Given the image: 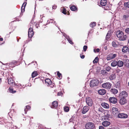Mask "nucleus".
Wrapping results in <instances>:
<instances>
[{
    "label": "nucleus",
    "instance_id": "obj_1",
    "mask_svg": "<svg viewBox=\"0 0 129 129\" xmlns=\"http://www.w3.org/2000/svg\"><path fill=\"white\" fill-rule=\"evenodd\" d=\"M85 126L86 129H93L95 125L93 123L89 122L86 124Z\"/></svg>",
    "mask_w": 129,
    "mask_h": 129
},
{
    "label": "nucleus",
    "instance_id": "obj_2",
    "mask_svg": "<svg viewBox=\"0 0 129 129\" xmlns=\"http://www.w3.org/2000/svg\"><path fill=\"white\" fill-rule=\"evenodd\" d=\"M99 83L98 80L97 79H93L90 82V86L92 87L94 86H96L98 85Z\"/></svg>",
    "mask_w": 129,
    "mask_h": 129
},
{
    "label": "nucleus",
    "instance_id": "obj_3",
    "mask_svg": "<svg viewBox=\"0 0 129 129\" xmlns=\"http://www.w3.org/2000/svg\"><path fill=\"white\" fill-rule=\"evenodd\" d=\"M123 15L122 19L124 20L127 21L129 19V11H126Z\"/></svg>",
    "mask_w": 129,
    "mask_h": 129
},
{
    "label": "nucleus",
    "instance_id": "obj_4",
    "mask_svg": "<svg viewBox=\"0 0 129 129\" xmlns=\"http://www.w3.org/2000/svg\"><path fill=\"white\" fill-rule=\"evenodd\" d=\"M86 102L87 105L91 107L92 105V101L91 99L89 97L86 98Z\"/></svg>",
    "mask_w": 129,
    "mask_h": 129
},
{
    "label": "nucleus",
    "instance_id": "obj_5",
    "mask_svg": "<svg viewBox=\"0 0 129 129\" xmlns=\"http://www.w3.org/2000/svg\"><path fill=\"white\" fill-rule=\"evenodd\" d=\"M116 56L117 54L110 53L107 56L106 59L107 60H109L114 58Z\"/></svg>",
    "mask_w": 129,
    "mask_h": 129
},
{
    "label": "nucleus",
    "instance_id": "obj_6",
    "mask_svg": "<svg viewBox=\"0 0 129 129\" xmlns=\"http://www.w3.org/2000/svg\"><path fill=\"white\" fill-rule=\"evenodd\" d=\"M112 84L109 82H106L102 84V87L104 88L110 89L111 88Z\"/></svg>",
    "mask_w": 129,
    "mask_h": 129
},
{
    "label": "nucleus",
    "instance_id": "obj_7",
    "mask_svg": "<svg viewBox=\"0 0 129 129\" xmlns=\"http://www.w3.org/2000/svg\"><path fill=\"white\" fill-rule=\"evenodd\" d=\"M112 114L114 115H116L118 114L119 112L118 109L114 107L112 108Z\"/></svg>",
    "mask_w": 129,
    "mask_h": 129
},
{
    "label": "nucleus",
    "instance_id": "obj_8",
    "mask_svg": "<svg viewBox=\"0 0 129 129\" xmlns=\"http://www.w3.org/2000/svg\"><path fill=\"white\" fill-rule=\"evenodd\" d=\"M127 96L126 92L125 91H123L119 94V96L120 98H125Z\"/></svg>",
    "mask_w": 129,
    "mask_h": 129
},
{
    "label": "nucleus",
    "instance_id": "obj_9",
    "mask_svg": "<svg viewBox=\"0 0 129 129\" xmlns=\"http://www.w3.org/2000/svg\"><path fill=\"white\" fill-rule=\"evenodd\" d=\"M34 32L32 28L30 27L29 28L28 33V36L29 38H31L33 36Z\"/></svg>",
    "mask_w": 129,
    "mask_h": 129
},
{
    "label": "nucleus",
    "instance_id": "obj_10",
    "mask_svg": "<svg viewBox=\"0 0 129 129\" xmlns=\"http://www.w3.org/2000/svg\"><path fill=\"white\" fill-rule=\"evenodd\" d=\"M110 102L113 104H116L117 102V99L114 97H111L109 98V99Z\"/></svg>",
    "mask_w": 129,
    "mask_h": 129
},
{
    "label": "nucleus",
    "instance_id": "obj_11",
    "mask_svg": "<svg viewBox=\"0 0 129 129\" xmlns=\"http://www.w3.org/2000/svg\"><path fill=\"white\" fill-rule=\"evenodd\" d=\"M127 117V115L125 113H120L118 114V117L120 118H126Z\"/></svg>",
    "mask_w": 129,
    "mask_h": 129
},
{
    "label": "nucleus",
    "instance_id": "obj_12",
    "mask_svg": "<svg viewBox=\"0 0 129 129\" xmlns=\"http://www.w3.org/2000/svg\"><path fill=\"white\" fill-rule=\"evenodd\" d=\"M123 33L122 31L120 30L116 32L117 36L119 38V40L122 37V36H123Z\"/></svg>",
    "mask_w": 129,
    "mask_h": 129
},
{
    "label": "nucleus",
    "instance_id": "obj_13",
    "mask_svg": "<svg viewBox=\"0 0 129 129\" xmlns=\"http://www.w3.org/2000/svg\"><path fill=\"white\" fill-rule=\"evenodd\" d=\"M89 107L87 106H85L83 107L82 111V113L83 114L86 113L89 110Z\"/></svg>",
    "mask_w": 129,
    "mask_h": 129
},
{
    "label": "nucleus",
    "instance_id": "obj_14",
    "mask_svg": "<svg viewBox=\"0 0 129 129\" xmlns=\"http://www.w3.org/2000/svg\"><path fill=\"white\" fill-rule=\"evenodd\" d=\"M119 101V103L121 105H123L125 104L127 102V101L125 98H120Z\"/></svg>",
    "mask_w": 129,
    "mask_h": 129
},
{
    "label": "nucleus",
    "instance_id": "obj_15",
    "mask_svg": "<svg viewBox=\"0 0 129 129\" xmlns=\"http://www.w3.org/2000/svg\"><path fill=\"white\" fill-rule=\"evenodd\" d=\"M63 35L65 37V38L67 39L69 42L71 44H72L73 43L72 42V40H71V38H69V36L67 35L66 34H64Z\"/></svg>",
    "mask_w": 129,
    "mask_h": 129
},
{
    "label": "nucleus",
    "instance_id": "obj_16",
    "mask_svg": "<svg viewBox=\"0 0 129 129\" xmlns=\"http://www.w3.org/2000/svg\"><path fill=\"white\" fill-rule=\"evenodd\" d=\"M16 113L14 109L11 110V111L9 113L8 115L10 118L11 116L14 115Z\"/></svg>",
    "mask_w": 129,
    "mask_h": 129
},
{
    "label": "nucleus",
    "instance_id": "obj_17",
    "mask_svg": "<svg viewBox=\"0 0 129 129\" xmlns=\"http://www.w3.org/2000/svg\"><path fill=\"white\" fill-rule=\"evenodd\" d=\"M101 105L103 107L106 109H108L109 107V105L104 102L102 103Z\"/></svg>",
    "mask_w": 129,
    "mask_h": 129
},
{
    "label": "nucleus",
    "instance_id": "obj_18",
    "mask_svg": "<svg viewBox=\"0 0 129 129\" xmlns=\"http://www.w3.org/2000/svg\"><path fill=\"white\" fill-rule=\"evenodd\" d=\"M110 123V122L109 121H105L102 123V125L105 127H107Z\"/></svg>",
    "mask_w": 129,
    "mask_h": 129
},
{
    "label": "nucleus",
    "instance_id": "obj_19",
    "mask_svg": "<svg viewBox=\"0 0 129 129\" xmlns=\"http://www.w3.org/2000/svg\"><path fill=\"white\" fill-rule=\"evenodd\" d=\"M58 105V103L57 101H54L52 103L51 108H55L57 107Z\"/></svg>",
    "mask_w": 129,
    "mask_h": 129
},
{
    "label": "nucleus",
    "instance_id": "obj_20",
    "mask_svg": "<svg viewBox=\"0 0 129 129\" xmlns=\"http://www.w3.org/2000/svg\"><path fill=\"white\" fill-rule=\"evenodd\" d=\"M107 4L106 0H101L100 2V5L99 6H105Z\"/></svg>",
    "mask_w": 129,
    "mask_h": 129
},
{
    "label": "nucleus",
    "instance_id": "obj_21",
    "mask_svg": "<svg viewBox=\"0 0 129 129\" xmlns=\"http://www.w3.org/2000/svg\"><path fill=\"white\" fill-rule=\"evenodd\" d=\"M45 83L47 86L51 85L52 83L51 80L49 78L46 79L45 81Z\"/></svg>",
    "mask_w": 129,
    "mask_h": 129
},
{
    "label": "nucleus",
    "instance_id": "obj_22",
    "mask_svg": "<svg viewBox=\"0 0 129 129\" xmlns=\"http://www.w3.org/2000/svg\"><path fill=\"white\" fill-rule=\"evenodd\" d=\"M98 93L101 95H104L106 93V90L104 89H101L98 91Z\"/></svg>",
    "mask_w": 129,
    "mask_h": 129
},
{
    "label": "nucleus",
    "instance_id": "obj_23",
    "mask_svg": "<svg viewBox=\"0 0 129 129\" xmlns=\"http://www.w3.org/2000/svg\"><path fill=\"white\" fill-rule=\"evenodd\" d=\"M8 84L11 85H13L14 84V81L12 78H10L8 80Z\"/></svg>",
    "mask_w": 129,
    "mask_h": 129
},
{
    "label": "nucleus",
    "instance_id": "obj_24",
    "mask_svg": "<svg viewBox=\"0 0 129 129\" xmlns=\"http://www.w3.org/2000/svg\"><path fill=\"white\" fill-rule=\"evenodd\" d=\"M16 61H13V62H10L9 63H7L6 64L9 66L11 67H14L16 65Z\"/></svg>",
    "mask_w": 129,
    "mask_h": 129
},
{
    "label": "nucleus",
    "instance_id": "obj_25",
    "mask_svg": "<svg viewBox=\"0 0 129 129\" xmlns=\"http://www.w3.org/2000/svg\"><path fill=\"white\" fill-rule=\"evenodd\" d=\"M128 47L125 46H123L122 49V52L124 53H126L129 50Z\"/></svg>",
    "mask_w": 129,
    "mask_h": 129
},
{
    "label": "nucleus",
    "instance_id": "obj_26",
    "mask_svg": "<svg viewBox=\"0 0 129 129\" xmlns=\"http://www.w3.org/2000/svg\"><path fill=\"white\" fill-rule=\"evenodd\" d=\"M117 66L119 67H121L123 65V62L121 60H119L117 61Z\"/></svg>",
    "mask_w": 129,
    "mask_h": 129
},
{
    "label": "nucleus",
    "instance_id": "obj_27",
    "mask_svg": "<svg viewBox=\"0 0 129 129\" xmlns=\"http://www.w3.org/2000/svg\"><path fill=\"white\" fill-rule=\"evenodd\" d=\"M117 61L116 60H114L112 61L111 66L113 67H115L117 65Z\"/></svg>",
    "mask_w": 129,
    "mask_h": 129
},
{
    "label": "nucleus",
    "instance_id": "obj_28",
    "mask_svg": "<svg viewBox=\"0 0 129 129\" xmlns=\"http://www.w3.org/2000/svg\"><path fill=\"white\" fill-rule=\"evenodd\" d=\"M26 3L24 2L21 8V12H23L25 11V8L26 5Z\"/></svg>",
    "mask_w": 129,
    "mask_h": 129
},
{
    "label": "nucleus",
    "instance_id": "obj_29",
    "mask_svg": "<svg viewBox=\"0 0 129 129\" xmlns=\"http://www.w3.org/2000/svg\"><path fill=\"white\" fill-rule=\"evenodd\" d=\"M127 37V36L126 35H124L123 34V36L120 38L119 40L120 41H123L126 40Z\"/></svg>",
    "mask_w": 129,
    "mask_h": 129
},
{
    "label": "nucleus",
    "instance_id": "obj_30",
    "mask_svg": "<svg viewBox=\"0 0 129 129\" xmlns=\"http://www.w3.org/2000/svg\"><path fill=\"white\" fill-rule=\"evenodd\" d=\"M14 85L16 86H18V88L20 89L22 88H24V85L22 86V85L20 84H16L15 83H14Z\"/></svg>",
    "mask_w": 129,
    "mask_h": 129
},
{
    "label": "nucleus",
    "instance_id": "obj_31",
    "mask_svg": "<svg viewBox=\"0 0 129 129\" xmlns=\"http://www.w3.org/2000/svg\"><path fill=\"white\" fill-rule=\"evenodd\" d=\"M110 91L112 93L114 94L117 93L118 92L117 90L115 88H112Z\"/></svg>",
    "mask_w": 129,
    "mask_h": 129
},
{
    "label": "nucleus",
    "instance_id": "obj_32",
    "mask_svg": "<svg viewBox=\"0 0 129 129\" xmlns=\"http://www.w3.org/2000/svg\"><path fill=\"white\" fill-rule=\"evenodd\" d=\"M71 10L72 11H75L77 10V7L75 5H72L70 7Z\"/></svg>",
    "mask_w": 129,
    "mask_h": 129
},
{
    "label": "nucleus",
    "instance_id": "obj_33",
    "mask_svg": "<svg viewBox=\"0 0 129 129\" xmlns=\"http://www.w3.org/2000/svg\"><path fill=\"white\" fill-rule=\"evenodd\" d=\"M57 75L58 76L57 78L59 79H61L62 77L61 74L59 71H57Z\"/></svg>",
    "mask_w": 129,
    "mask_h": 129
},
{
    "label": "nucleus",
    "instance_id": "obj_34",
    "mask_svg": "<svg viewBox=\"0 0 129 129\" xmlns=\"http://www.w3.org/2000/svg\"><path fill=\"white\" fill-rule=\"evenodd\" d=\"M124 65L126 67H129V60L128 59L126 60Z\"/></svg>",
    "mask_w": 129,
    "mask_h": 129
},
{
    "label": "nucleus",
    "instance_id": "obj_35",
    "mask_svg": "<svg viewBox=\"0 0 129 129\" xmlns=\"http://www.w3.org/2000/svg\"><path fill=\"white\" fill-rule=\"evenodd\" d=\"M38 75V73L36 71L34 72L32 74V77L33 78H34Z\"/></svg>",
    "mask_w": 129,
    "mask_h": 129
},
{
    "label": "nucleus",
    "instance_id": "obj_36",
    "mask_svg": "<svg viewBox=\"0 0 129 129\" xmlns=\"http://www.w3.org/2000/svg\"><path fill=\"white\" fill-rule=\"evenodd\" d=\"M61 10L62 11V13L64 14H66V10L64 7H62L61 8Z\"/></svg>",
    "mask_w": 129,
    "mask_h": 129
},
{
    "label": "nucleus",
    "instance_id": "obj_37",
    "mask_svg": "<svg viewBox=\"0 0 129 129\" xmlns=\"http://www.w3.org/2000/svg\"><path fill=\"white\" fill-rule=\"evenodd\" d=\"M96 22H91L90 25V27H91L92 28H93L96 25Z\"/></svg>",
    "mask_w": 129,
    "mask_h": 129
},
{
    "label": "nucleus",
    "instance_id": "obj_38",
    "mask_svg": "<svg viewBox=\"0 0 129 129\" xmlns=\"http://www.w3.org/2000/svg\"><path fill=\"white\" fill-rule=\"evenodd\" d=\"M64 110L65 112H67L69 111V108L68 107L65 106L64 107Z\"/></svg>",
    "mask_w": 129,
    "mask_h": 129
},
{
    "label": "nucleus",
    "instance_id": "obj_39",
    "mask_svg": "<svg viewBox=\"0 0 129 129\" xmlns=\"http://www.w3.org/2000/svg\"><path fill=\"white\" fill-rule=\"evenodd\" d=\"M124 6L125 7L129 8V1L125 3L124 4Z\"/></svg>",
    "mask_w": 129,
    "mask_h": 129
},
{
    "label": "nucleus",
    "instance_id": "obj_40",
    "mask_svg": "<svg viewBox=\"0 0 129 129\" xmlns=\"http://www.w3.org/2000/svg\"><path fill=\"white\" fill-rule=\"evenodd\" d=\"M9 91L10 92L12 93H14L16 92V91L15 90L14 91L13 88H9Z\"/></svg>",
    "mask_w": 129,
    "mask_h": 129
},
{
    "label": "nucleus",
    "instance_id": "obj_41",
    "mask_svg": "<svg viewBox=\"0 0 129 129\" xmlns=\"http://www.w3.org/2000/svg\"><path fill=\"white\" fill-rule=\"evenodd\" d=\"M30 108V107L29 106H26V108L24 109L25 113L26 114L27 112V109L28 110Z\"/></svg>",
    "mask_w": 129,
    "mask_h": 129
},
{
    "label": "nucleus",
    "instance_id": "obj_42",
    "mask_svg": "<svg viewBox=\"0 0 129 129\" xmlns=\"http://www.w3.org/2000/svg\"><path fill=\"white\" fill-rule=\"evenodd\" d=\"M47 22L48 23H53L54 24L55 23V21H54V20L52 19H50V21L48 20L47 21Z\"/></svg>",
    "mask_w": 129,
    "mask_h": 129
},
{
    "label": "nucleus",
    "instance_id": "obj_43",
    "mask_svg": "<svg viewBox=\"0 0 129 129\" xmlns=\"http://www.w3.org/2000/svg\"><path fill=\"white\" fill-rule=\"evenodd\" d=\"M98 57H96L95 58V59L93 61V63H96L98 61Z\"/></svg>",
    "mask_w": 129,
    "mask_h": 129
},
{
    "label": "nucleus",
    "instance_id": "obj_44",
    "mask_svg": "<svg viewBox=\"0 0 129 129\" xmlns=\"http://www.w3.org/2000/svg\"><path fill=\"white\" fill-rule=\"evenodd\" d=\"M112 46L114 47H116L117 46V45L116 44L115 42L114 41L112 42Z\"/></svg>",
    "mask_w": 129,
    "mask_h": 129
},
{
    "label": "nucleus",
    "instance_id": "obj_45",
    "mask_svg": "<svg viewBox=\"0 0 129 129\" xmlns=\"http://www.w3.org/2000/svg\"><path fill=\"white\" fill-rule=\"evenodd\" d=\"M109 78L110 80H112L115 78V77L113 75H112L110 76Z\"/></svg>",
    "mask_w": 129,
    "mask_h": 129
},
{
    "label": "nucleus",
    "instance_id": "obj_46",
    "mask_svg": "<svg viewBox=\"0 0 129 129\" xmlns=\"http://www.w3.org/2000/svg\"><path fill=\"white\" fill-rule=\"evenodd\" d=\"M93 51L94 53H98L100 51V49L99 48H97L96 50L95 49H93Z\"/></svg>",
    "mask_w": 129,
    "mask_h": 129
},
{
    "label": "nucleus",
    "instance_id": "obj_47",
    "mask_svg": "<svg viewBox=\"0 0 129 129\" xmlns=\"http://www.w3.org/2000/svg\"><path fill=\"white\" fill-rule=\"evenodd\" d=\"M111 69V67H110L108 66L106 68V70L107 71L109 72Z\"/></svg>",
    "mask_w": 129,
    "mask_h": 129
},
{
    "label": "nucleus",
    "instance_id": "obj_48",
    "mask_svg": "<svg viewBox=\"0 0 129 129\" xmlns=\"http://www.w3.org/2000/svg\"><path fill=\"white\" fill-rule=\"evenodd\" d=\"M109 34V32H108L106 36V38L107 39H107H108L110 38V34Z\"/></svg>",
    "mask_w": 129,
    "mask_h": 129
},
{
    "label": "nucleus",
    "instance_id": "obj_49",
    "mask_svg": "<svg viewBox=\"0 0 129 129\" xmlns=\"http://www.w3.org/2000/svg\"><path fill=\"white\" fill-rule=\"evenodd\" d=\"M87 48V46H86V45L84 46L83 47V50H84V51H86V49Z\"/></svg>",
    "mask_w": 129,
    "mask_h": 129
},
{
    "label": "nucleus",
    "instance_id": "obj_50",
    "mask_svg": "<svg viewBox=\"0 0 129 129\" xmlns=\"http://www.w3.org/2000/svg\"><path fill=\"white\" fill-rule=\"evenodd\" d=\"M102 71V73L103 74L105 75V74H106L107 73L106 72L105 70H103L102 71Z\"/></svg>",
    "mask_w": 129,
    "mask_h": 129
},
{
    "label": "nucleus",
    "instance_id": "obj_51",
    "mask_svg": "<svg viewBox=\"0 0 129 129\" xmlns=\"http://www.w3.org/2000/svg\"><path fill=\"white\" fill-rule=\"evenodd\" d=\"M125 31L126 33L129 34V28H128L125 29Z\"/></svg>",
    "mask_w": 129,
    "mask_h": 129
},
{
    "label": "nucleus",
    "instance_id": "obj_52",
    "mask_svg": "<svg viewBox=\"0 0 129 129\" xmlns=\"http://www.w3.org/2000/svg\"><path fill=\"white\" fill-rule=\"evenodd\" d=\"M11 129H18V128L16 126H13L11 127Z\"/></svg>",
    "mask_w": 129,
    "mask_h": 129
},
{
    "label": "nucleus",
    "instance_id": "obj_53",
    "mask_svg": "<svg viewBox=\"0 0 129 129\" xmlns=\"http://www.w3.org/2000/svg\"><path fill=\"white\" fill-rule=\"evenodd\" d=\"M62 94L63 93H62L61 92H59L57 93L58 95L59 96L62 95Z\"/></svg>",
    "mask_w": 129,
    "mask_h": 129
},
{
    "label": "nucleus",
    "instance_id": "obj_54",
    "mask_svg": "<svg viewBox=\"0 0 129 129\" xmlns=\"http://www.w3.org/2000/svg\"><path fill=\"white\" fill-rule=\"evenodd\" d=\"M99 129H104V127L102 125L99 126Z\"/></svg>",
    "mask_w": 129,
    "mask_h": 129
},
{
    "label": "nucleus",
    "instance_id": "obj_55",
    "mask_svg": "<svg viewBox=\"0 0 129 129\" xmlns=\"http://www.w3.org/2000/svg\"><path fill=\"white\" fill-rule=\"evenodd\" d=\"M57 7V6L56 5H54L52 7V8L53 9H55Z\"/></svg>",
    "mask_w": 129,
    "mask_h": 129
},
{
    "label": "nucleus",
    "instance_id": "obj_56",
    "mask_svg": "<svg viewBox=\"0 0 129 129\" xmlns=\"http://www.w3.org/2000/svg\"><path fill=\"white\" fill-rule=\"evenodd\" d=\"M85 56L84 55H80V57L82 59H83L84 58Z\"/></svg>",
    "mask_w": 129,
    "mask_h": 129
},
{
    "label": "nucleus",
    "instance_id": "obj_57",
    "mask_svg": "<svg viewBox=\"0 0 129 129\" xmlns=\"http://www.w3.org/2000/svg\"><path fill=\"white\" fill-rule=\"evenodd\" d=\"M69 121L70 122H72L73 121V119L72 117L69 120Z\"/></svg>",
    "mask_w": 129,
    "mask_h": 129
},
{
    "label": "nucleus",
    "instance_id": "obj_58",
    "mask_svg": "<svg viewBox=\"0 0 129 129\" xmlns=\"http://www.w3.org/2000/svg\"><path fill=\"white\" fill-rule=\"evenodd\" d=\"M3 38H0V40L1 41H3Z\"/></svg>",
    "mask_w": 129,
    "mask_h": 129
},
{
    "label": "nucleus",
    "instance_id": "obj_59",
    "mask_svg": "<svg viewBox=\"0 0 129 129\" xmlns=\"http://www.w3.org/2000/svg\"><path fill=\"white\" fill-rule=\"evenodd\" d=\"M104 49L105 50H106L107 49V47H104Z\"/></svg>",
    "mask_w": 129,
    "mask_h": 129
},
{
    "label": "nucleus",
    "instance_id": "obj_60",
    "mask_svg": "<svg viewBox=\"0 0 129 129\" xmlns=\"http://www.w3.org/2000/svg\"><path fill=\"white\" fill-rule=\"evenodd\" d=\"M43 16H43V15H40V17H41H41H43Z\"/></svg>",
    "mask_w": 129,
    "mask_h": 129
},
{
    "label": "nucleus",
    "instance_id": "obj_61",
    "mask_svg": "<svg viewBox=\"0 0 129 129\" xmlns=\"http://www.w3.org/2000/svg\"><path fill=\"white\" fill-rule=\"evenodd\" d=\"M1 79H0V83H1Z\"/></svg>",
    "mask_w": 129,
    "mask_h": 129
},
{
    "label": "nucleus",
    "instance_id": "obj_62",
    "mask_svg": "<svg viewBox=\"0 0 129 129\" xmlns=\"http://www.w3.org/2000/svg\"><path fill=\"white\" fill-rule=\"evenodd\" d=\"M33 125H35V123H33Z\"/></svg>",
    "mask_w": 129,
    "mask_h": 129
},
{
    "label": "nucleus",
    "instance_id": "obj_63",
    "mask_svg": "<svg viewBox=\"0 0 129 129\" xmlns=\"http://www.w3.org/2000/svg\"><path fill=\"white\" fill-rule=\"evenodd\" d=\"M128 43H129V39L128 40Z\"/></svg>",
    "mask_w": 129,
    "mask_h": 129
},
{
    "label": "nucleus",
    "instance_id": "obj_64",
    "mask_svg": "<svg viewBox=\"0 0 129 129\" xmlns=\"http://www.w3.org/2000/svg\"><path fill=\"white\" fill-rule=\"evenodd\" d=\"M34 63V62H32L31 63V64H33Z\"/></svg>",
    "mask_w": 129,
    "mask_h": 129
}]
</instances>
